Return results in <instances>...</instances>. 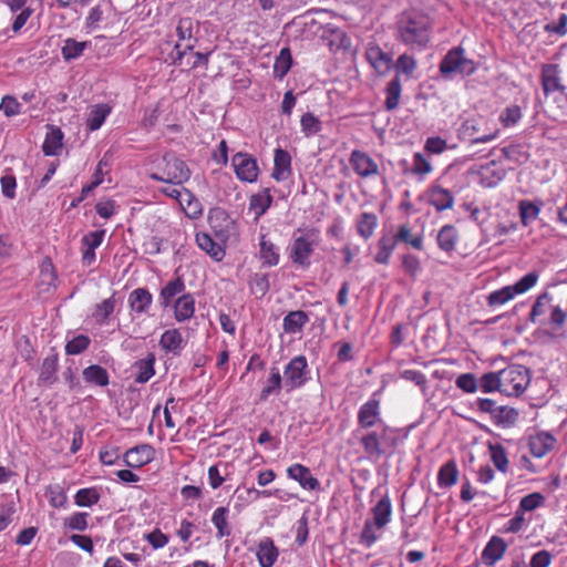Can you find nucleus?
I'll return each mask as SVG.
<instances>
[{
  "instance_id": "39",
  "label": "nucleus",
  "mask_w": 567,
  "mask_h": 567,
  "mask_svg": "<svg viewBox=\"0 0 567 567\" xmlns=\"http://www.w3.org/2000/svg\"><path fill=\"white\" fill-rule=\"evenodd\" d=\"M292 65V56L288 48L280 50L274 63V76L282 80Z\"/></svg>"
},
{
  "instance_id": "33",
  "label": "nucleus",
  "mask_w": 567,
  "mask_h": 567,
  "mask_svg": "<svg viewBox=\"0 0 567 567\" xmlns=\"http://www.w3.org/2000/svg\"><path fill=\"white\" fill-rule=\"evenodd\" d=\"M155 354L150 352L147 355L135 362V368L137 369V375L135 378V382L137 383H146L155 374Z\"/></svg>"
},
{
  "instance_id": "31",
  "label": "nucleus",
  "mask_w": 567,
  "mask_h": 567,
  "mask_svg": "<svg viewBox=\"0 0 567 567\" xmlns=\"http://www.w3.org/2000/svg\"><path fill=\"white\" fill-rule=\"evenodd\" d=\"M391 514H392L391 501L388 496H383L372 507V519H370V520L375 523L379 527L384 528L385 525L390 522Z\"/></svg>"
},
{
  "instance_id": "32",
  "label": "nucleus",
  "mask_w": 567,
  "mask_h": 567,
  "mask_svg": "<svg viewBox=\"0 0 567 567\" xmlns=\"http://www.w3.org/2000/svg\"><path fill=\"white\" fill-rule=\"evenodd\" d=\"M89 41H78L73 38H68L63 41V45L61 48V54L64 61L70 62L80 58L84 50L90 47Z\"/></svg>"
},
{
  "instance_id": "50",
  "label": "nucleus",
  "mask_w": 567,
  "mask_h": 567,
  "mask_svg": "<svg viewBox=\"0 0 567 567\" xmlns=\"http://www.w3.org/2000/svg\"><path fill=\"white\" fill-rule=\"evenodd\" d=\"M249 287L252 293L262 298L270 288L269 277L266 274H254L249 280Z\"/></svg>"
},
{
  "instance_id": "13",
  "label": "nucleus",
  "mask_w": 567,
  "mask_h": 567,
  "mask_svg": "<svg viewBox=\"0 0 567 567\" xmlns=\"http://www.w3.org/2000/svg\"><path fill=\"white\" fill-rule=\"evenodd\" d=\"M279 550L276 547L274 540L270 537H264L260 539L256 557L260 567H272L277 561Z\"/></svg>"
},
{
  "instance_id": "26",
  "label": "nucleus",
  "mask_w": 567,
  "mask_h": 567,
  "mask_svg": "<svg viewBox=\"0 0 567 567\" xmlns=\"http://www.w3.org/2000/svg\"><path fill=\"white\" fill-rule=\"evenodd\" d=\"M284 389V377L277 367L270 368L266 385L260 391V400L266 401L270 395H278Z\"/></svg>"
},
{
  "instance_id": "64",
  "label": "nucleus",
  "mask_w": 567,
  "mask_h": 567,
  "mask_svg": "<svg viewBox=\"0 0 567 567\" xmlns=\"http://www.w3.org/2000/svg\"><path fill=\"white\" fill-rule=\"evenodd\" d=\"M553 560V555L546 549L535 553L529 561L530 567H549Z\"/></svg>"
},
{
  "instance_id": "57",
  "label": "nucleus",
  "mask_w": 567,
  "mask_h": 567,
  "mask_svg": "<svg viewBox=\"0 0 567 567\" xmlns=\"http://www.w3.org/2000/svg\"><path fill=\"white\" fill-rule=\"evenodd\" d=\"M0 111H3L7 117H12L22 113V104L12 95H4L0 103Z\"/></svg>"
},
{
  "instance_id": "16",
  "label": "nucleus",
  "mask_w": 567,
  "mask_h": 567,
  "mask_svg": "<svg viewBox=\"0 0 567 567\" xmlns=\"http://www.w3.org/2000/svg\"><path fill=\"white\" fill-rule=\"evenodd\" d=\"M196 244L214 261H221L226 255L224 246L215 241L213 237L207 233H197Z\"/></svg>"
},
{
  "instance_id": "40",
  "label": "nucleus",
  "mask_w": 567,
  "mask_h": 567,
  "mask_svg": "<svg viewBox=\"0 0 567 567\" xmlns=\"http://www.w3.org/2000/svg\"><path fill=\"white\" fill-rule=\"evenodd\" d=\"M458 477V470L454 461H450L442 465L437 474L439 485L442 487H450L456 484Z\"/></svg>"
},
{
  "instance_id": "2",
  "label": "nucleus",
  "mask_w": 567,
  "mask_h": 567,
  "mask_svg": "<svg viewBox=\"0 0 567 567\" xmlns=\"http://www.w3.org/2000/svg\"><path fill=\"white\" fill-rule=\"evenodd\" d=\"M190 169L182 158L173 153H166L163 156V167L159 172L150 174V177L165 184L183 185L190 178Z\"/></svg>"
},
{
  "instance_id": "52",
  "label": "nucleus",
  "mask_w": 567,
  "mask_h": 567,
  "mask_svg": "<svg viewBox=\"0 0 567 567\" xmlns=\"http://www.w3.org/2000/svg\"><path fill=\"white\" fill-rule=\"evenodd\" d=\"M539 212V206L529 200H522L519 203V215L524 226H527L537 219Z\"/></svg>"
},
{
  "instance_id": "49",
  "label": "nucleus",
  "mask_w": 567,
  "mask_h": 567,
  "mask_svg": "<svg viewBox=\"0 0 567 567\" xmlns=\"http://www.w3.org/2000/svg\"><path fill=\"white\" fill-rule=\"evenodd\" d=\"M495 162H492L482 168V181L486 186L492 187L497 185L505 176V172L503 169H495Z\"/></svg>"
},
{
  "instance_id": "14",
  "label": "nucleus",
  "mask_w": 567,
  "mask_h": 567,
  "mask_svg": "<svg viewBox=\"0 0 567 567\" xmlns=\"http://www.w3.org/2000/svg\"><path fill=\"white\" fill-rule=\"evenodd\" d=\"M186 342L176 328L168 329L163 332L159 339V347L167 353L179 355L185 348Z\"/></svg>"
},
{
  "instance_id": "12",
  "label": "nucleus",
  "mask_w": 567,
  "mask_h": 567,
  "mask_svg": "<svg viewBox=\"0 0 567 567\" xmlns=\"http://www.w3.org/2000/svg\"><path fill=\"white\" fill-rule=\"evenodd\" d=\"M358 417L362 427H385L380 416V402L377 399H370L364 403L359 411Z\"/></svg>"
},
{
  "instance_id": "25",
  "label": "nucleus",
  "mask_w": 567,
  "mask_h": 567,
  "mask_svg": "<svg viewBox=\"0 0 567 567\" xmlns=\"http://www.w3.org/2000/svg\"><path fill=\"white\" fill-rule=\"evenodd\" d=\"M185 291V284L182 278L177 277L169 280L162 289L158 296V302L163 308H167L172 305V301L178 295H183Z\"/></svg>"
},
{
  "instance_id": "62",
  "label": "nucleus",
  "mask_w": 567,
  "mask_h": 567,
  "mask_svg": "<svg viewBox=\"0 0 567 567\" xmlns=\"http://www.w3.org/2000/svg\"><path fill=\"white\" fill-rule=\"evenodd\" d=\"M394 248V241L391 238H382L379 241V251L375 255V261L379 264H386L392 250Z\"/></svg>"
},
{
  "instance_id": "11",
  "label": "nucleus",
  "mask_w": 567,
  "mask_h": 567,
  "mask_svg": "<svg viewBox=\"0 0 567 567\" xmlns=\"http://www.w3.org/2000/svg\"><path fill=\"white\" fill-rule=\"evenodd\" d=\"M154 457V447L150 444H141L125 452L124 462L128 467L138 468L151 463Z\"/></svg>"
},
{
  "instance_id": "34",
  "label": "nucleus",
  "mask_w": 567,
  "mask_h": 567,
  "mask_svg": "<svg viewBox=\"0 0 567 567\" xmlns=\"http://www.w3.org/2000/svg\"><path fill=\"white\" fill-rule=\"evenodd\" d=\"M229 509L225 506L217 507L212 515V523L217 529V537L223 538L230 535V527L228 525Z\"/></svg>"
},
{
  "instance_id": "63",
  "label": "nucleus",
  "mask_w": 567,
  "mask_h": 567,
  "mask_svg": "<svg viewBox=\"0 0 567 567\" xmlns=\"http://www.w3.org/2000/svg\"><path fill=\"white\" fill-rule=\"evenodd\" d=\"M413 174L424 176L426 174H430L432 172V165L431 163L424 157L421 153H415L413 156V166H412Z\"/></svg>"
},
{
  "instance_id": "45",
  "label": "nucleus",
  "mask_w": 567,
  "mask_h": 567,
  "mask_svg": "<svg viewBox=\"0 0 567 567\" xmlns=\"http://www.w3.org/2000/svg\"><path fill=\"white\" fill-rule=\"evenodd\" d=\"M518 411L511 406H498L494 419L498 425L504 427L512 426L518 420Z\"/></svg>"
},
{
  "instance_id": "9",
  "label": "nucleus",
  "mask_w": 567,
  "mask_h": 567,
  "mask_svg": "<svg viewBox=\"0 0 567 567\" xmlns=\"http://www.w3.org/2000/svg\"><path fill=\"white\" fill-rule=\"evenodd\" d=\"M482 131L481 123L476 118H468L463 122L460 134L463 138H468L473 144L488 143L495 140L499 130L494 125L488 132L477 135Z\"/></svg>"
},
{
  "instance_id": "53",
  "label": "nucleus",
  "mask_w": 567,
  "mask_h": 567,
  "mask_svg": "<svg viewBox=\"0 0 567 567\" xmlns=\"http://www.w3.org/2000/svg\"><path fill=\"white\" fill-rule=\"evenodd\" d=\"M301 131L306 136H312L321 131V122L312 113H306L300 120Z\"/></svg>"
},
{
  "instance_id": "41",
  "label": "nucleus",
  "mask_w": 567,
  "mask_h": 567,
  "mask_svg": "<svg viewBox=\"0 0 567 567\" xmlns=\"http://www.w3.org/2000/svg\"><path fill=\"white\" fill-rule=\"evenodd\" d=\"M45 497L49 504L54 508L65 506L68 496L64 488L60 484H51L45 488Z\"/></svg>"
},
{
  "instance_id": "1",
  "label": "nucleus",
  "mask_w": 567,
  "mask_h": 567,
  "mask_svg": "<svg viewBox=\"0 0 567 567\" xmlns=\"http://www.w3.org/2000/svg\"><path fill=\"white\" fill-rule=\"evenodd\" d=\"M429 19L423 16H406L399 22V37L412 48H423L430 40Z\"/></svg>"
},
{
  "instance_id": "17",
  "label": "nucleus",
  "mask_w": 567,
  "mask_h": 567,
  "mask_svg": "<svg viewBox=\"0 0 567 567\" xmlns=\"http://www.w3.org/2000/svg\"><path fill=\"white\" fill-rule=\"evenodd\" d=\"M287 474L290 478L297 481L302 488L313 491L319 487V482L312 476L310 470L301 464H293L288 467Z\"/></svg>"
},
{
  "instance_id": "44",
  "label": "nucleus",
  "mask_w": 567,
  "mask_h": 567,
  "mask_svg": "<svg viewBox=\"0 0 567 567\" xmlns=\"http://www.w3.org/2000/svg\"><path fill=\"white\" fill-rule=\"evenodd\" d=\"M502 380L499 372H488L483 374L478 380V389L485 393L499 391L502 393Z\"/></svg>"
},
{
  "instance_id": "6",
  "label": "nucleus",
  "mask_w": 567,
  "mask_h": 567,
  "mask_svg": "<svg viewBox=\"0 0 567 567\" xmlns=\"http://www.w3.org/2000/svg\"><path fill=\"white\" fill-rule=\"evenodd\" d=\"M284 389L291 392L302 388L310 379V369L305 355L293 357L284 369Z\"/></svg>"
},
{
  "instance_id": "21",
  "label": "nucleus",
  "mask_w": 567,
  "mask_h": 567,
  "mask_svg": "<svg viewBox=\"0 0 567 567\" xmlns=\"http://www.w3.org/2000/svg\"><path fill=\"white\" fill-rule=\"evenodd\" d=\"M153 302V296L146 288H136L128 296L131 310L136 315L148 311Z\"/></svg>"
},
{
  "instance_id": "7",
  "label": "nucleus",
  "mask_w": 567,
  "mask_h": 567,
  "mask_svg": "<svg viewBox=\"0 0 567 567\" xmlns=\"http://www.w3.org/2000/svg\"><path fill=\"white\" fill-rule=\"evenodd\" d=\"M361 444L370 457H379L384 452V449L394 446V432L389 427L377 429L363 435Z\"/></svg>"
},
{
  "instance_id": "8",
  "label": "nucleus",
  "mask_w": 567,
  "mask_h": 567,
  "mask_svg": "<svg viewBox=\"0 0 567 567\" xmlns=\"http://www.w3.org/2000/svg\"><path fill=\"white\" fill-rule=\"evenodd\" d=\"M231 166L236 177L245 183H255L259 175V166L256 158L244 152L236 153L231 158Z\"/></svg>"
},
{
  "instance_id": "55",
  "label": "nucleus",
  "mask_w": 567,
  "mask_h": 567,
  "mask_svg": "<svg viewBox=\"0 0 567 567\" xmlns=\"http://www.w3.org/2000/svg\"><path fill=\"white\" fill-rule=\"evenodd\" d=\"M90 338L85 334H79L68 341L65 352L71 355H76L85 351L90 346Z\"/></svg>"
},
{
  "instance_id": "38",
  "label": "nucleus",
  "mask_w": 567,
  "mask_h": 567,
  "mask_svg": "<svg viewBox=\"0 0 567 567\" xmlns=\"http://www.w3.org/2000/svg\"><path fill=\"white\" fill-rule=\"evenodd\" d=\"M101 493L97 487L80 488L74 495V503L80 507H91L99 503Z\"/></svg>"
},
{
  "instance_id": "58",
  "label": "nucleus",
  "mask_w": 567,
  "mask_h": 567,
  "mask_svg": "<svg viewBox=\"0 0 567 567\" xmlns=\"http://www.w3.org/2000/svg\"><path fill=\"white\" fill-rule=\"evenodd\" d=\"M455 385L466 393H474L478 390V380L473 373H463L456 378Z\"/></svg>"
},
{
  "instance_id": "36",
  "label": "nucleus",
  "mask_w": 567,
  "mask_h": 567,
  "mask_svg": "<svg viewBox=\"0 0 567 567\" xmlns=\"http://www.w3.org/2000/svg\"><path fill=\"white\" fill-rule=\"evenodd\" d=\"M63 133L60 128L51 130L43 142L42 151L47 156L58 155L62 148Z\"/></svg>"
},
{
  "instance_id": "61",
  "label": "nucleus",
  "mask_w": 567,
  "mask_h": 567,
  "mask_svg": "<svg viewBox=\"0 0 567 567\" xmlns=\"http://www.w3.org/2000/svg\"><path fill=\"white\" fill-rule=\"evenodd\" d=\"M104 236H105L104 229L90 231L89 234L84 235L81 239L82 248L95 250L97 247L101 246V244L104 239Z\"/></svg>"
},
{
  "instance_id": "4",
  "label": "nucleus",
  "mask_w": 567,
  "mask_h": 567,
  "mask_svg": "<svg viewBox=\"0 0 567 567\" xmlns=\"http://www.w3.org/2000/svg\"><path fill=\"white\" fill-rule=\"evenodd\" d=\"M502 394L507 396L520 395L530 382L528 369L523 365H508L501 370Z\"/></svg>"
},
{
  "instance_id": "46",
  "label": "nucleus",
  "mask_w": 567,
  "mask_h": 567,
  "mask_svg": "<svg viewBox=\"0 0 567 567\" xmlns=\"http://www.w3.org/2000/svg\"><path fill=\"white\" fill-rule=\"evenodd\" d=\"M382 527H379L375 523L367 519L362 533L360 535V543L367 547L373 545L377 539L381 536Z\"/></svg>"
},
{
  "instance_id": "23",
  "label": "nucleus",
  "mask_w": 567,
  "mask_h": 567,
  "mask_svg": "<svg viewBox=\"0 0 567 567\" xmlns=\"http://www.w3.org/2000/svg\"><path fill=\"white\" fill-rule=\"evenodd\" d=\"M365 56L371 66L380 74L389 71L391 66V58L384 53L379 45L369 44Z\"/></svg>"
},
{
  "instance_id": "60",
  "label": "nucleus",
  "mask_w": 567,
  "mask_h": 567,
  "mask_svg": "<svg viewBox=\"0 0 567 567\" xmlns=\"http://www.w3.org/2000/svg\"><path fill=\"white\" fill-rule=\"evenodd\" d=\"M545 501V497L540 493H532L524 496L519 502V511L532 512L540 506Z\"/></svg>"
},
{
  "instance_id": "24",
  "label": "nucleus",
  "mask_w": 567,
  "mask_h": 567,
  "mask_svg": "<svg viewBox=\"0 0 567 567\" xmlns=\"http://www.w3.org/2000/svg\"><path fill=\"white\" fill-rule=\"evenodd\" d=\"M555 443L556 439L551 434L542 432L529 439V450L535 457L542 458L553 450Z\"/></svg>"
},
{
  "instance_id": "43",
  "label": "nucleus",
  "mask_w": 567,
  "mask_h": 567,
  "mask_svg": "<svg viewBox=\"0 0 567 567\" xmlns=\"http://www.w3.org/2000/svg\"><path fill=\"white\" fill-rule=\"evenodd\" d=\"M401 91V81L400 78L396 75L388 83L386 86L385 106L388 110H394L399 105Z\"/></svg>"
},
{
  "instance_id": "20",
  "label": "nucleus",
  "mask_w": 567,
  "mask_h": 567,
  "mask_svg": "<svg viewBox=\"0 0 567 567\" xmlns=\"http://www.w3.org/2000/svg\"><path fill=\"white\" fill-rule=\"evenodd\" d=\"M542 83L547 96L556 92H561V89L565 87L560 83L558 66L554 64H546L543 66Z\"/></svg>"
},
{
  "instance_id": "48",
  "label": "nucleus",
  "mask_w": 567,
  "mask_h": 567,
  "mask_svg": "<svg viewBox=\"0 0 567 567\" xmlns=\"http://www.w3.org/2000/svg\"><path fill=\"white\" fill-rule=\"evenodd\" d=\"M357 174L363 177L378 174V165L367 154L357 152Z\"/></svg>"
},
{
  "instance_id": "51",
  "label": "nucleus",
  "mask_w": 567,
  "mask_h": 567,
  "mask_svg": "<svg viewBox=\"0 0 567 567\" xmlns=\"http://www.w3.org/2000/svg\"><path fill=\"white\" fill-rule=\"evenodd\" d=\"M114 308L115 299L110 297L95 306L92 316L96 322L103 323L113 313Z\"/></svg>"
},
{
  "instance_id": "47",
  "label": "nucleus",
  "mask_w": 567,
  "mask_h": 567,
  "mask_svg": "<svg viewBox=\"0 0 567 567\" xmlns=\"http://www.w3.org/2000/svg\"><path fill=\"white\" fill-rule=\"evenodd\" d=\"M87 517H89L87 513L75 512L64 518L63 526L65 529L84 532L89 526Z\"/></svg>"
},
{
  "instance_id": "15",
  "label": "nucleus",
  "mask_w": 567,
  "mask_h": 567,
  "mask_svg": "<svg viewBox=\"0 0 567 567\" xmlns=\"http://www.w3.org/2000/svg\"><path fill=\"white\" fill-rule=\"evenodd\" d=\"M427 200L439 212L451 209L454 205V197L451 192L440 185H433L429 188Z\"/></svg>"
},
{
  "instance_id": "19",
  "label": "nucleus",
  "mask_w": 567,
  "mask_h": 567,
  "mask_svg": "<svg viewBox=\"0 0 567 567\" xmlns=\"http://www.w3.org/2000/svg\"><path fill=\"white\" fill-rule=\"evenodd\" d=\"M291 174V156L282 150L276 148L274 156V169L271 176L277 181H285Z\"/></svg>"
},
{
  "instance_id": "30",
  "label": "nucleus",
  "mask_w": 567,
  "mask_h": 567,
  "mask_svg": "<svg viewBox=\"0 0 567 567\" xmlns=\"http://www.w3.org/2000/svg\"><path fill=\"white\" fill-rule=\"evenodd\" d=\"M83 379L86 383L96 386H106L110 383V375L103 367L92 364L86 367L82 372Z\"/></svg>"
},
{
  "instance_id": "37",
  "label": "nucleus",
  "mask_w": 567,
  "mask_h": 567,
  "mask_svg": "<svg viewBox=\"0 0 567 567\" xmlns=\"http://www.w3.org/2000/svg\"><path fill=\"white\" fill-rule=\"evenodd\" d=\"M456 241L457 230L454 226L445 225L440 229L437 234V244L442 250L446 252L454 250Z\"/></svg>"
},
{
  "instance_id": "42",
  "label": "nucleus",
  "mask_w": 567,
  "mask_h": 567,
  "mask_svg": "<svg viewBox=\"0 0 567 567\" xmlns=\"http://www.w3.org/2000/svg\"><path fill=\"white\" fill-rule=\"evenodd\" d=\"M58 369V358L54 355H50L44 358L41 371L39 375V381L45 384H52L55 381V372Z\"/></svg>"
},
{
  "instance_id": "3",
  "label": "nucleus",
  "mask_w": 567,
  "mask_h": 567,
  "mask_svg": "<svg viewBox=\"0 0 567 567\" xmlns=\"http://www.w3.org/2000/svg\"><path fill=\"white\" fill-rule=\"evenodd\" d=\"M475 70L474 61L465 56V51L461 47L451 49L440 63V72L444 78L456 74L471 75Z\"/></svg>"
},
{
  "instance_id": "5",
  "label": "nucleus",
  "mask_w": 567,
  "mask_h": 567,
  "mask_svg": "<svg viewBox=\"0 0 567 567\" xmlns=\"http://www.w3.org/2000/svg\"><path fill=\"white\" fill-rule=\"evenodd\" d=\"M538 280V274L536 271H532L526 274L523 278H520L516 284L512 286H505L498 290L491 292L487 296V305L489 307L502 306L507 301L512 300L516 295H522L527 292L530 288H533Z\"/></svg>"
},
{
  "instance_id": "29",
  "label": "nucleus",
  "mask_w": 567,
  "mask_h": 567,
  "mask_svg": "<svg viewBox=\"0 0 567 567\" xmlns=\"http://www.w3.org/2000/svg\"><path fill=\"white\" fill-rule=\"evenodd\" d=\"M309 317L302 310L290 311L284 318V330L290 334L300 333L308 323Z\"/></svg>"
},
{
  "instance_id": "56",
  "label": "nucleus",
  "mask_w": 567,
  "mask_h": 567,
  "mask_svg": "<svg viewBox=\"0 0 567 567\" xmlns=\"http://www.w3.org/2000/svg\"><path fill=\"white\" fill-rule=\"evenodd\" d=\"M489 450H491L492 461H493L495 467L503 473L507 472L508 460H507L505 449L502 445L496 444V445H491Z\"/></svg>"
},
{
  "instance_id": "28",
  "label": "nucleus",
  "mask_w": 567,
  "mask_h": 567,
  "mask_svg": "<svg viewBox=\"0 0 567 567\" xmlns=\"http://www.w3.org/2000/svg\"><path fill=\"white\" fill-rule=\"evenodd\" d=\"M259 257L264 267H274L279 262V249L265 235L260 236Z\"/></svg>"
},
{
  "instance_id": "22",
  "label": "nucleus",
  "mask_w": 567,
  "mask_h": 567,
  "mask_svg": "<svg viewBox=\"0 0 567 567\" xmlns=\"http://www.w3.org/2000/svg\"><path fill=\"white\" fill-rule=\"evenodd\" d=\"M195 298L192 293H183L174 302V318L178 322H184L194 317Z\"/></svg>"
},
{
  "instance_id": "59",
  "label": "nucleus",
  "mask_w": 567,
  "mask_h": 567,
  "mask_svg": "<svg viewBox=\"0 0 567 567\" xmlns=\"http://www.w3.org/2000/svg\"><path fill=\"white\" fill-rule=\"evenodd\" d=\"M177 37L181 41L186 43H194L196 40L193 38V21L189 18L181 19L176 28Z\"/></svg>"
},
{
  "instance_id": "54",
  "label": "nucleus",
  "mask_w": 567,
  "mask_h": 567,
  "mask_svg": "<svg viewBox=\"0 0 567 567\" xmlns=\"http://www.w3.org/2000/svg\"><path fill=\"white\" fill-rule=\"evenodd\" d=\"M522 116V110L518 105H509L499 114V122L504 127H512L520 121Z\"/></svg>"
},
{
  "instance_id": "27",
  "label": "nucleus",
  "mask_w": 567,
  "mask_h": 567,
  "mask_svg": "<svg viewBox=\"0 0 567 567\" xmlns=\"http://www.w3.org/2000/svg\"><path fill=\"white\" fill-rule=\"evenodd\" d=\"M111 106L105 103L95 104L90 107L86 118V126L90 131L99 130L106 117L111 114Z\"/></svg>"
},
{
  "instance_id": "18",
  "label": "nucleus",
  "mask_w": 567,
  "mask_h": 567,
  "mask_svg": "<svg viewBox=\"0 0 567 567\" xmlns=\"http://www.w3.org/2000/svg\"><path fill=\"white\" fill-rule=\"evenodd\" d=\"M506 542L498 536H493L482 553V559L484 560L485 564L493 566L499 559H502V557L506 553Z\"/></svg>"
},
{
  "instance_id": "10",
  "label": "nucleus",
  "mask_w": 567,
  "mask_h": 567,
  "mask_svg": "<svg viewBox=\"0 0 567 567\" xmlns=\"http://www.w3.org/2000/svg\"><path fill=\"white\" fill-rule=\"evenodd\" d=\"M315 238L313 235L303 234L293 239L291 245L290 258L291 260L302 267L309 266V259L313 251Z\"/></svg>"
},
{
  "instance_id": "35",
  "label": "nucleus",
  "mask_w": 567,
  "mask_h": 567,
  "mask_svg": "<svg viewBox=\"0 0 567 567\" xmlns=\"http://www.w3.org/2000/svg\"><path fill=\"white\" fill-rule=\"evenodd\" d=\"M272 197L268 189L251 196L249 202V209L255 214V218L261 217L270 207Z\"/></svg>"
}]
</instances>
